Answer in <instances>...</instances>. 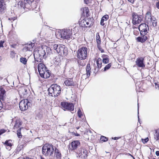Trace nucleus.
Returning a JSON list of instances; mask_svg holds the SVG:
<instances>
[{
  "instance_id": "nucleus-47",
  "label": "nucleus",
  "mask_w": 159,
  "mask_h": 159,
  "mask_svg": "<svg viewBox=\"0 0 159 159\" xmlns=\"http://www.w3.org/2000/svg\"><path fill=\"white\" fill-rule=\"evenodd\" d=\"M85 22L86 23V25L85 24L84 25L86 27H89L91 26V24H89V22H86L85 21Z\"/></svg>"
},
{
  "instance_id": "nucleus-54",
  "label": "nucleus",
  "mask_w": 159,
  "mask_h": 159,
  "mask_svg": "<svg viewBox=\"0 0 159 159\" xmlns=\"http://www.w3.org/2000/svg\"><path fill=\"white\" fill-rule=\"evenodd\" d=\"M156 155L158 156H159V151H157L156 152Z\"/></svg>"
},
{
  "instance_id": "nucleus-20",
  "label": "nucleus",
  "mask_w": 159,
  "mask_h": 159,
  "mask_svg": "<svg viewBox=\"0 0 159 159\" xmlns=\"http://www.w3.org/2000/svg\"><path fill=\"white\" fill-rule=\"evenodd\" d=\"M86 71L87 77L88 78L90 76L91 73V68L89 64H88L86 66Z\"/></svg>"
},
{
  "instance_id": "nucleus-2",
  "label": "nucleus",
  "mask_w": 159,
  "mask_h": 159,
  "mask_svg": "<svg viewBox=\"0 0 159 159\" xmlns=\"http://www.w3.org/2000/svg\"><path fill=\"white\" fill-rule=\"evenodd\" d=\"M42 153L44 156L49 157H53L54 146L52 144H45L42 147Z\"/></svg>"
},
{
  "instance_id": "nucleus-23",
  "label": "nucleus",
  "mask_w": 159,
  "mask_h": 159,
  "mask_svg": "<svg viewBox=\"0 0 159 159\" xmlns=\"http://www.w3.org/2000/svg\"><path fill=\"white\" fill-rule=\"evenodd\" d=\"M22 125V123L20 119H17L15 121V125L14 126V128L17 129L19 128Z\"/></svg>"
},
{
  "instance_id": "nucleus-4",
  "label": "nucleus",
  "mask_w": 159,
  "mask_h": 159,
  "mask_svg": "<svg viewBox=\"0 0 159 159\" xmlns=\"http://www.w3.org/2000/svg\"><path fill=\"white\" fill-rule=\"evenodd\" d=\"M72 34L71 30L70 29H64L58 31L56 34L57 37L58 39H69L71 38Z\"/></svg>"
},
{
  "instance_id": "nucleus-50",
  "label": "nucleus",
  "mask_w": 159,
  "mask_h": 159,
  "mask_svg": "<svg viewBox=\"0 0 159 159\" xmlns=\"http://www.w3.org/2000/svg\"><path fill=\"white\" fill-rule=\"evenodd\" d=\"M78 28L79 27L77 26L76 27L75 26L73 29V31H74L75 30V31H78Z\"/></svg>"
},
{
  "instance_id": "nucleus-28",
  "label": "nucleus",
  "mask_w": 159,
  "mask_h": 159,
  "mask_svg": "<svg viewBox=\"0 0 159 159\" xmlns=\"http://www.w3.org/2000/svg\"><path fill=\"white\" fill-rule=\"evenodd\" d=\"M154 138L156 141L159 140V129L156 130Z\"/></svg>"
},
{
  "instance_id": "nucleus-36",
  "label": "nucleus",
  "mask_w": 159,
  "mask_h": 159,
  "mask_svg": "<svg viewBox=\"0 0 159 159\" xmlns=\"http://www.w3.org/2000/svg\"><path fill=\"white\" fill-rule=\"evenodd\" d=\"M100 140L102 141L105 142L108 140V139L105 137L102 136H101Z\"/></svg>"
},
{
  "instance_id": "nucleus-26",
  "label": "nucleus",
  "mask_w": 159,
  "mask_h": 159,
  "mask_svg": "<svg viewBox=\"0 0 159 159\" xmlns=\"http://www.w3.org/2000/svg\"><path fill=\"white\" fill-rule=\"evenodd\" d=\"M98 69H100L102 66V61L100 58H98L96 61Z\"/></svg>"
},
{
  "instance_id": "nucleus-57",
  "label": "nucleus",
  "mask_w": 159,
  "mask_h": 159,
  "mask_svg": "<svg viewBox=\"0 0 159 159\" xmlns=\"http://www.w3.org/2000/svg\"><path fill=\"white\" fill-rule=\"evenodd\" d=\"M138 115L139 114V103L138 101Z\"/></svg>"
},
{
  "instance_id": "nucleus-62",
  "label": "nucleus",
  "mask_w": 159,
  "mask_h": 159,
  "mask_svg": "<svg viewBox=\"0 0 159 159\" xmlns=\"http://www.w3.org/2000/svg\"><path fill=\"white\" fill-rule=\"evenodd\" d=\"M76 129H79V127H76Z\"/></svg>"
},
{
  "instance_id": "nucleus-7",
  "label": "nucleus",
  "mask_w": 159,
  "mask_h": 159,
  "mask_svg": "<svg viewBox=\"0 0 159 159\" xmlns=\"http://www.w3.org/2000/svg\"><path fill=\"white\" fill-rule=\"evenodd\" d=\"M132 22L133 25L139 24L143 20V16L138 15L135 12H133L132 14Z\"/></svg>"
},
{
  "instance_id": "nucleus-33",
  "label": "nucleus",
  "mask_w": 159,
  "mask_h": 159,
  "mask_svg": "<svg viewBox=\"0 0 159 159\" xmlns=\"http://www.w3.org/2000/svg\"><path fill=\"white\" fill-rule=\"evenodd\" d=\"M22 128H20L17 130V135L19 138H21L22 137V136L21 133V130Z\"/></svg>"
},
{
  "instance_id": "nucleus-27",
  "label": "nucleus",
  "mask_w": 159,
  "mask_h": 159,
  "mask_svg": "<svg viewBox=\"0 0 159 159\" xmlns=\"http://www.w3.org/2000/svg\"><path fill=\"white\" fill-rule=\"evenodd\" d=\"M54 153L56 157L58 158H60L61 156V154L59 152V150L57 148H55L54 150Z\"/></svg>"
},
{
  "instance_id": "nucleus-42",
  "label": "nucleus",
  "mask_w": 159,
  "mask_h": 159,
  "mask_svg": "<svg viewBox=\"0 0 159 159\" xmlns=\"http://www.w3.org/2000/svg\"><path fill=\"white\" fill-rule=\"evenodd\" d=\"M83 13H88L89 11L88 9L86 7L83 8Z\"/></svg>"
},
{
  "instance_id": "nucleus-16",
  "label": "nucleus",
  "mask_w": 159,
  "mask_h": 159,
  "mask_svg": "<svg viewBox=\"0 0 159 159\" xmlns=\"http://www.w3.org/2000/svg\"><path fill=\"white\" fill-rule=\"evenodd\" d=\"M80 143L79 141H75L72 142L71 143V150L76 149L78 146H80Z\"/></svg>"
},
{
  "instance_id": "nucleus-53",
  "label": "nucleus",
  "mask_w": 159,
  "mask_h": 159,
  "mask_svg": "<svg viewBox=\"0 0 159 159\" xmlns=\"http://www.w3.org/2000/svg\"><path fill=\"white\" fill-rule=\"evenodd\" d=\"M156 6L158 9H159V2H158L156 3Z\"/></svg>"
},
{
  "instance_id": "nucleus-19",
  "label": "nucleus",
  "mask_w": 159,
  "mask_h": 159,
  "mask_svg": "<svg viewBox=\"0 0 159 159\" xmlns=\"http://www.w3.org/2000/svg\"><path fill=\"white\" fill-rule=\"evenodd\" d=\"M152 18L151 17V13L150 11H148L146 14V20L148 23H151L152 21Z\"/></svg>"
},
{
  "instance_id": "nucleus-3",
  "label": "nucleus",
  "mask_w": 159,
  "mask_h": 159,
  "mask_svg": "<svg viewBox=\"0 0 159 159\" xmlns=\"http://www.w3.org/2000/svg\"><path fill=\"white\" fill-rule=\"evenodd\" d=\"M48 91L49 96L55 98L61 93V88L60 86L57 84H53L48 89Z\"/></svg>"
},
{
  "instance_id": "nucleus-18",
  "label": "nucleus",
  "mask_w": 159,
  "mask_h": 159,
  "mask_svg": "<svg viewBox=\"0 0 159 159\" xmlns=\"http://www.w3.org/2000/svg\"><path fill=\"white\" fill-rule=\"evenodd\" d=\"M147 37L146 35L144 36H139L136 38V40L138 42H140L141 43H143L145 42L147 39Z\"/></svg>"
},
{
  "instance_id": "nucleus-55",
  "label": "nucleus",
  "mask_w": 159,
  "mask_h": 159,
  "mask_svg": "<svg viewBox=\"0 0 159 159\" xmlns=\"http://www.w3.org/2000/svg\"><path fill=\"white\" fill-rule=\"evenodd\" d=\"M49 50H50V51H51V49L50 48H46V51H47L48 50L49 51Z\"/></svg>"
},
{
  "instance_id": "nucleus-30",
  "label": "nucleus",
  "mask_w": 159,
  "mask_h": 159,
  "mask_svg": "<svg viewBox=\"0 0 159 159\" xmlns=\"http://www.w3.org/2000/svg\"><path fill=\"white\" fill-rule=\"evenodd\" d=\"M96 41L97 44L101 43V39L99 33H97L96 35Z\"/></svg>"
},
{
  "instance_id": "nucleus-11",
  "label": "nucleus",
  "mask_w": 159,
  "mask_h": 159,
  "mask_svg": "<svg viewBox=\"0 0 159 159\" xmlns=\"http://www.w3.org/2000/svg\"><path fill=\"white\" fill-rule=\"evenodd\" d=\"M61 106L64 109V111L66 110L70 111H73L74 110V105L71 103L66 102H62L61 103Z\"/></svg>"
},
{
  "instance_id": "nucleus-61",
  "label": "nucleus",
  "mask_w": 159,
  "mask_h": 159,
  "mask_svg": "<svg viewBox=\"0 0 159 159\" xmlns=\"http://www.w3.org/2000/svg\"><path fill=\"white\" fill-rule=\"evenodd\" d=\"M41 159H45V158H44L43 157H41Z\"/></svg>"
},
{
  "instance_id": "nucleus-1",
  "label": "nucleus",
  "mask_w": 159,
  "mask_h": 159,
  "mask_svg": "<svg viewBox=\"0 0 159 159\" xmlns=\"http://www.w3.org/2000/svg\"><path fill=\"white\" fill-rule=\"evenodd\" d=\"M18 5L24 9L26 8L28 9H34L36 8L37 6L34 0H24L20 1Z\"/></svg>"
},
{
  "instance_id": "nucleus-64",
  "label": "nucleus",
  "mask_w": 159,
  "mask_h": 159,
  "mask_svg": "<svg viewBox=\"0 0 159 159\" xmlns=\"http://www.w3.org/2000/svg\"><path fill=\"white\" fill-rule=\"evenodd\" d=\"M12 52H13L14 53L13 51H12Z\"/></svg>"
},
{
  "instance_id": "nucleus-49",
  "label": "nucleus",
  "mask_w": 159,
  "mask_h": 159,
  "mask_svg": "<svg viewBox=\"0 0 159 159\" xmlns=\"http://www.w3.org/2000/svg\"><path fill=\"white\" fill-rule=\"evenodd\" d=\"M3 104L1 100H0V110L2 108Z\"/></svg>"
},
{
  "instance_id": "nucleus-21",
  "label": "nucleus",
  "mask_w": 159,
  "mask_h": 159,
  "mask_svg": "<svg viewBox=\"0 0 159 159\" xmlns=\"http://www.w3.org/2000/svg\"><path fill=\"white\" fill-rule=\"evenodd\" d=\"M6 91L5 90L2 88H0V99H3L5 98Z\"/></svg>"
},
{
  "instance_id": "nucleus-29",
  "label": "nucleus",
  "mask_w": 159,
  "mask_h": 159,
  "mask_svg": "<svg viewBox=\"0 0 159 159\" xmlns=\"http://www.w3.org/2000/svg\"><path fill=\"white\" fill-rule=\"evenodd\" d=\"M88 153V152L86 150L83 149L81 150V154L80 153L79 155L81 156H83L84 157H87V154Z\"/></svg>"
},
{
  "instance_id": "nucleus-31",
  "label": "nucleus",
  "mask_w": 159,
  "mask_h": 159,
  "mask_svg": "<svg viewBox=\"0 0 159 159\" xmlns=\"http://www.w3.org/2000/svg\"><path fill=\"white\" fill-rule=\"evenodd\" d=\"M11 142L12 141L11 140H7L4 143V144L6 145L7 146L11 147L12 146Z\"/></svg>"
},
{
  "instance_id": "nucleus-15",
  "label": "nucleus",
  "mask_w": 159,
  "mask_h": 159,
  "mask_svg": "<svg viewBox=\"0 0 159 159\" xmlns=\"http://www.w3.org/2000/svg\"><path fill=\"white\" fill-rule=\"evenodd\" d=\"M34 46V43H27L25 44V46L23 48V50L25 51H31L32 50L33 47Z\"/></svg>"
},
{
  "instance_id": "nucleus-41",
  "label": "nucleus",
  "mask_w": 159,
  "mask_h": 159,
  "mask_svg": "<svg viewBox=\"0 0 159 159\" xmlns=\"http://www.w3.org/2000/svg\"><path fill=\"white\" fill-rule=\"evenodd\" d=\"M93 1V0H84V2L87 4L92 3Z\"/></svg>"
},
{
  "instance_id": "nucleus-34",
  "label": "nucleus",
  "mask_w": 159,
  "mask_h": 159,
  "mask_svg": "<svg viewBox=\"0 0 159 159\" xmlns=\"http://www.w3.org/2000/svg\"><path fill=\"white\" fill-rule=\"evenodd\" d=\"M17 18V17L16 16H14L13 17L8 18V20L10 21L11 23H12L16 20Z\"/></svg>"
},
{
  "instance_id": "nucleus-38",
  "label": "nucleus",
  "mask_w": 159,
  "mask_h": 159,
  "mask_svg": "<svg viewBox=\"0 0 159 159\" xmlns=\"http://www.w3.org/2000/svg\"><path fill=\"white\" fill-rule=\"evenodd\" d=\"M78 116L80 118H81L83 116V114L81 111L80 109H79L78 111Z\"/></svg>"
},
{
  "instance_id": "nucleus-56",
  "label": "nucleus",
  "mask_w": 159,
  "mask_h": 159,
  "mask_svg": "<svg viewBox=\"0 0 159 159\" xmlns=\"http://www.w3.org/2000/svg\"><path fill=\"white\" fill-rule=\"evenodd\" d=\"M112 139H113L114 140H116L118 139V137H115L114 138H112Z\"/></svg>"
},
{
  "instance_id": "nucleus-22",
  "label": "nucleus",
  "mask_w": 159,
  "mask_h": 159,
  "mask_svg": "<svg viewBox=\"0 0 159 159\" xmlns=\"http://www.w3.org/2000/svg\"><path fill=\"white\" fill-rule=\"evenodd\" d=\"M64 84L66 86H70L74 85V82L72 79H69L66 80L64 82Z\"/></svg>"
},
{
  "instance_id": "nucleus-58",
  "label": "nucleus",
  "mask_w": 159,
  "mask_h": 159,
  "mask_svg": "<svg viewBox=\"0 0 159 159\" xmlns=\"http://www.w3.org/2000/svg\"><path fill=\"white\" fill-rule=\"evenodd\" d=\"M11 46V47H12L14 48L15 47V45H12Z\"/></svg>"
},
{
  "instance_id": "nucleus-37",
  "label": "nucleus",
  "mask_w": 159,
  "mask_h": 159,
  "mask_svg": "<svg viewBox=\"0 0 159 159\" xmlns=\"http://www.w3.org/2000/svg\"><path fill=\"white\" fill-rule=\"evenodd\" d=\"M111 66V63H109L104 68V71H106V70L109 69Z\"/></svg>"
},
{
  "instance_id": "nucleus-35",
  "label": "nucleus",
  "mask_w": 159,
  "mask_h": 159,
  "mask_svg": "<svg viewBox=\"0 0 159 159\" xmlns=\"http://www.w3.org/2000/svg\"><path fill=\"white\" fill-rule=\"evenodd\" d=\"M154 20L153 19H152V21L151 22H152V23L153 26L155 27L157 25V21L155 18H154Z\"/></svg>"
},
{
  "instance_id": "nucleus-39",
  "label": "nucleus",
  "mask_w": 159,
  "mask_h": 159,
  "mask_svg": "<svg viewBox=\"0 0 159 159\" xmlns=\"http://www.w3.org/2000/svg\"><path fill=\"white\" fill-rule=\"evenodd\" d=\"M109 59L108 58H104L102 59L103 62L105 64H107L109 62Z\"/></svg>"
},
{
  "instance_id": "nucleus-59",
  "label": "nucleus",
  "mask_w": 159,
  "mask_h": 159,
  "mask_svg": "<svg viewBox=\"0 0 159 159\" xmlns=\"http://www.w3.org/2000/svg\"><path fill=\"white\" fill-rule=\"evenodd\" d=\"M50 52L49 51L48 52H47V55H48V54H50V53H49Z\"/></svg>"
},
{
  "instance_id": "nucleus-17",
  "label": "nucleus",
  "mask_w": 159,
  "mask_h": 159,
  "mask_svg": "<svg viewBox=\"0 0 159 159\" xmlns=\"http://www.w3.org/2000/svg\"><path fill=\"white\" fill-rule=\"evenodd\" d=\"M66 48H65V46L61 44L60 50L58 51V53H60L61 55H66L67 53L66 51Z\"/></svg>"
},
{
  "instance_id": "nucleus-13",
  "label": "nucleus",
  "mask_w": 159,
  "mask_h": 159,
  "mask_svg": "<svg viewBox=\"0 0 159 159\" xmlns=\"http://www.w3.org/2000/svg\"><path fill=\"white\" fill-rule=\"evenodd\" d=\"M39 75L42 78L47 79L50 77V73L49 72V70L47 69L46 70H45V71L44 72L42 71L41 74Z\"/></svg>"
},
{
  "instance_id": "nucleus-24",
  "label": "nucleus",
  "mask_w": 159,
  "mask_h": 159,
  "mask_svg": "<svg viewBox=\"0 0 159 159\" xmlns=\"http://www.w3.org/2000/svg\"><path fill=\"white\" fill-rule=\"evenodd\" d=\"M109 18V16L107 15H104L101 18V21H100V24L102 26H104L105 24L104 23V21H106Z\"/></svg>"
},
{
  "instance_id": "nucleus-25",
  "label": "nucleus",
  "mask_w": 159,
  "mask_h": 159,
  "mask_svg": "<svg viewBox=\"0 0 159 159\" xmlns=\"http://www.w3.org/2000/svg\"><path fill=\"white\" fill-rule=\"evenodd\" d=\"M61 46V44H54L52 48L56 51V52L58 53V51H59L60 50V48Z\"/></svg>"
},
{
  "instance_id": "nucleus-32",
  "label": "nucleus",
  "mask_w": 159,
  "mask_h": 159,
  "mask_svg": "<svg viewBox=\"0 0 159 159\" xmlns=\"http://www.w3.org/2000/svg\"><path fill=\"white\" fill-rule=\"evenodd\" d=\"M20 60V61L24 65H25L27 63V60L25 58L21 57Z\"/></svg>"
},
{
  "instance_id": "nucleus-40",
  "label": "nucleus",
  "mask_w": 159,
  "mask_h": 159,
  "mask_svg": "<svg viewBox=\"0 0 159 159\" xmlns=\"http://www.w3.org/2000/svg\"><path fill=\"white\" fill-rule=\"evenodd\" d=\"M97 47L99 50L101 52H104V50L101 48L100 46V44H98L97 45Z\"/></svg>"
},
{
  "instance_id": "nucleus-44",
  "label": "nucleus",
  "mask_w": 159,
  "mask_h": 159,
  "mask_svg": "<svg viewBox=\"0 0 159 159\" xmlns=\"http://www.w3.org/2000/svg\"><path fill=\"white\" fill-rule=\"evenodd\" d=\"M78 63L79 64V65L81 66H84L85 65V64H83V63H82V61H78Z\"/></svg>"
},
{
  "instance_id": "nucleus-63",
  "label": "nucleus",
  "mask_w": 159,
  "mask_h": 159,
  "mask_svg": "<svg viewBox=\"0 0 159 159\" xmlns=\"http://www.w3.org/2000/svg\"><path fill=\"white\" fill-rule=\"evenodd\" d=\"M138 119L139 120V116H138Z\"/></svg>"
},
{
  "instance_id": "nucleus-45",
  "label": "nucleus",
  "mask_w": 159,
  "mask_h": 159,
  "mask_svg": "<svg viewBox=\"0 0 159 159\" xmlns=\"http://www.w3.org/2000/svg\"><path fill=\"white\" fill-rule=\"evenodd\" d=\"M6 132V130L3 129H1L0 130V135Z\"/></svg>"
},
{
  "instance_id": "nucleus-9",
  "label": "nucleus",
  "mask_w": 159,
  "mask_h": 159,
  "mask_svg": "<svg viewBox=\"0 0 159 159\" xmlns=\"http://www.w3.org/2000/svg\"><path fill=\"white\" fill-rule=\"evenodd\" d=\"M28 88L26 86H21L18 89V93L21 98H25L27 94Z\"/></svg>"
},
{
  "instance_id": "nucleus-14",
  "label": "nucleus",
  "mask_w": 159,
  "mask_h": 159,
  "mask_svg": "<svg viewBox=\"0 0 159 159\" xmlns=\"http://www.w3.org/2000/svg\"><path fill=\"white\" fill-rule=\"evenodd\" d=\"M38 69L39 75L41 74L42 71L44 72L45 71V70H46L47 69V68L45 65L42 63H40L38 64Z\"/></svg>"
},
{
  "instance_id": "nucleus-60",
  "label": "nucleus",
  "mask_w": 159,
  "mask_h": 159,
  "mask_svg": "<svg viewBox=\"0 0 159 159\" xmlns=\"http://www.w3.org/2000/svg\"><path fill=\"white\" fill-rule=\"evenodd\" d=\"M85 75H86L85 74H84L82 76L84 77V76H85Z\"/></svg>"
},
{
  "instance_id": "nucleus-6",
  "label": "nucleus",
  "mask_w": 159,
  "mask_h": 159,
  "mask_svg": "<svg viewBox=\"0 0 159 159\" xmlns=\"http://www.w3.org/2000/svg\"><path fill=\"white\" fill-rule=\"evenodd\" d=\"M88 56V49L86 47H83L78 51L77 57L78 58L81 60L86 59Z\"/></svg>"
},
{
  "instance_id": "nucleus-10",
  "label": "nucleus",
  "mask_w": 159,
  "mask_h": 159,
  "mask_svg": "<svg viewBox=\"0 0 159 159\" xmlns=\"http://www.w3.org/2000/svg\"><path fill=\"white\" fill-rule=\"evenodd\" d=\"M31 105V104L28 100H21L19 103L20 108L22 111L26 110Z\"/></svg>"
},
{
  "instance_id": "nucleus-48",
  "label": "nucleus",
  "mask_w": 159,
  "mask_h": 159,
  "mask_svg": "<svg viewBox=\"0 0 159 159\" xmlns=\"http://www.w3.org/2000/svg\"><path fill=\"white\" fill-rule=\"evenodd\" d=\"M4 42V41L2 40L0 41V48L3 47V44Z\"/></svg>"
},
{
  "instance_id": "nucleus-8",
  "label": "nucleus",
  "mask_w": 159,
  "mask_h": 159,
  "mask_svg": "<svg viewBox=\"0 0 159 159\" xmlns=\"http://www.w3.org/2000/svg\"><path fill=\"white\" fill-rule=\"evenodd\" d=\"M139 29L140 32V34L141 36L146 35L148 31L149 30V28L148 25L145 23L141 24L139 25Z\"/></svg>"
},
{
  "instance_id": "nucleus-12",
  "label": "nucleus",
  "mask_w": 159,
  "mask_h": 159,
  "mask_svg": "<svg viewBox=\"0 0 159 159\" xmlns=\"http://www.w3.org/2000/svg\"><path fill=\"white\" fill-rule=\"evenodd\" d=\"M144 59L142 57L137 58L135 61L136 65L138 66L141 67H145V66L143 63Z\"/></svg>"
},
{
  "instance_id": "nucleus-5",
  "label": "nucleus",
  "mask_w": 159,
  "mask_h": 159,
  "mask_svg": "<svg viewBox=\"0 0 159 159\" xmlns=\"http://www.w3.org/2000/svg\"><path fill=\"white\" fill-rule=\"evenodd\" d=\"M46 52L45 50L43 48L38 50V52L35 51L34 53V56L35 60V63L36 61H41L43 58H46L47 57Z\"/></svg>"
},
{
  "instance_id": "nucleus-46",
  "label": "nucleus",
  "mask_w": 159,
  "mask_h": 159,
  "mask_svg": "<svg viewBox=\"0 0 159 159\" xmlns=\"http://www.w3.org/2000/svg\"><path fill=\"white\" fill-rule=\"evenodd\" d=\"M3 0H0V7H4L3 6Z\"/></svg>"
},
{
  "instance_id": "nucleus-51",
  "label": "nucleus",
  "mask_w": 159,
  "mask_h": 159,
  "mask_svg": "<svg viewBox=\"0 0 159 159\" xmlns=\"http://www.w3.org/2000/svg\"><path fill=\"white\" fill-rule=\"evenodd\" d=\"M4 8L0 7V13H1L4 10Z\"/></svg>"
},
{
  "instance_id": "nucleus-52",
  "label": "nucleus",
  "mask_w": 159,
  "mask_h": 159,
  "mask_svg": "<svg viewBox=\"0 0 159 159\" xmlns=\"http://www.w3.org/2000/svg\"><path fill=\"white\" fill-rule=\"evenodd\" d=\"M128 1L129 2H131V3H133L134 2V1L135 0H128Z\"/></svg>"
},
{
  "instance_id": "nucleus-43",
  "label": "nucleus",
  "mask_w": 159,
  "mask_h": 159,
  "mask_svg": "<svg viewBox=\"0 0 159 159\" xmlns=\"http://www.w3.org/2000/svg\"><path fill=\"white\" fill-rule=\"evenodd\" d=\"M148 141V138H146L144 139H142V142L143 143H147Z\"/></svg>"
}]
</instances>
